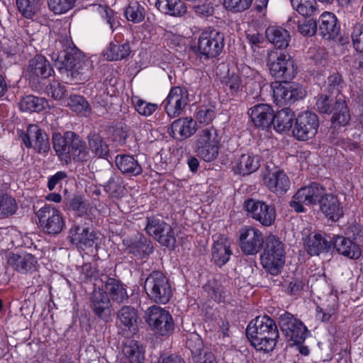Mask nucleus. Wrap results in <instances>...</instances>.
I'll list each match as a JSON object with an SVG mask.
<instances>
[{
	"label": "nucleus",
	"instance_id": "nucleus-1",
	"mask_svg": "<svg viewBox=\"0 0 363 363\" xmlns=\"http://www.w3.org/2000/svg\"><path fill=\"white\" fill-rule=\"evenodd\" d=\"M316 204L319 205V209L325 216L333 221H337L343 216V208L337 196L328 193L317 183L299 189L290 201V206L297 213L304 212V206Z\"/></svg>",
	"mask_w": 363,
	"mask_h": 363
},
{
	"label": "nucleus",
	"instance_id": "nucleus-2",
	"mask_svg": "<svg viewBox=\"0 0 363 363\" xmlns=\"http://www.w3.org/2000/svg\"><path fill=\"white\" fill-rule=\"evenodd\" d=\"M246 334L255 349L264 353L273 351L279 337L274 320L268 315L257 316L250 322Z\"/></svg>",
	"mask_w": 363,
	"mask_h": 363
},
{
	"label": "nucleus",
	"instance_id": "nucleus-3",
	"mask_svg": "<svg viewBox=\"0 0 363 363\" xmlns=\"http://www.w3.org/2000/svg\"><path fill=\"white\" fill-rule=\"evenodd\" d=\"M53 147L62 162L68 164L72 158L75 162H85L89 157V149L78 135L67 131L64 136L55 133L52 136Z\"/></svg>",
	"mask_w": 363,
	"mask_h": 363
},
{
	"label": "nucleus",
	"instance_id": "nucleus-4",
	"mask_svg": "<svg viewBox=\"0 0 363 363\" xmlns=\"http://www.w3.org/2000/svg\"><path fill=\"white\" fill-rule=\"evenodd\" d=\"M220 138L213 125L199 128L193 139V148L197 155L206 162H211L218 155Z\"/></svg>",
	"mask_w": 363,
	"mask_h": 363
},
{
	"label": "nucleus",
	"instance_id": "nucleus-5",
	"mask_svg": "<svg viewBox=\"0 0 363 363\" xmlns=\"http://www.w3.org/2000/svg\"><path fill=\"white\" fill-rule=\"evenodd\" d=\"M261 75L250 67L244 69L242 74L230 72L228 69L226 76L221 79L226 94L231 98L240 96L245 91L248 84H251L254 89L260 88Z\"/></svg>",
	"mask_w": 363,
	"mask_h": 363
},
{
	"label": "nucleus",
	"instance_id": "nucleus-6",
	"mask_svg": "<svg viewBox=\"0 0 363 363\" xmlns=\"http://www.w3.org/2000/svg\"><path fill=\"white\" fill-rule=\"evenodd\" d=\"M284 244L275 235L267 236L261 255L262 264L272 275L278 274L284 264Z\"/></svg>",
	"mask_w": 363,
	"mask_h": 363
},
{
	"label": "nucleus",
	"instance_id": "nucleus-7",
	"mask_svg": "<svg viewBox=\"0 0 363 363\" xmlns=\"http://www.w3.org/2000/svg\"><path fill=\"white\" fill-rule=\"evenodd\" d=\"M144 287L150 299L157 303L165 304L172 296L169 280L159 271H155L148 275Z\"/></svg>",
	"mask_w": 363,
	"mask_h": 363
},
{
	"label": "nucleus",
	"instance_id": "nucleus-8",
	"mask_svg": "<svg viewBox=\"0 0 363 363\" xmlns=\"http://www.w3.org/2000/svg\"><path fill=\"white\" fill-rule=\"evenodd\" d=\"M270 73L277 79H291L294 75V62L289 54L273 50L267 55Z\"/></svg>",
	"mask_w": 363,
	"mask_h": 363
},
{
	"label": "nucleus",
	"instance_id": "nucleus-9",
	"mask_svg": "<svg viewBox=\"0 0 363 363\" xmlns=\"http://www.w3.org/2000/svg\"><path fill=\"white\" fill-rule=\"evenodd\" d=\"M224 35L218 30L208 28L201 32L198 40V51L206 58L216 57L224 48Z\"/></svg>",
	"mask_w": 363,
	"mask_h": 363
},
{
	"label": "nucleus",
	"instance_id": "nucleus-10",
	"mask_svg": "<svg viewBox=\"0 0 363 363\" xmlns=\"http://www.w3.org/2000/svg\"><path fill=\"white\" fill-rule=\"evenodd\" d=\"M39 224L44 232L58 234L65 227V221L60 211L50 205H45L36 213Z\"/></svg>",
	"mask_w": 363,
	"mask_h": 363
},
{
	"label": "nucleus",
	"instance_id": "nucleus-11",
	"mask_svg": "<svg viewBox=\"0 0 363 363\" xmlns=\"http://www.w3.org/2000/svg\"><path fill=\"white\" fill-rule=\"evenodd\" d=\"M284 81L282 83L275 82L272 85L274 101L278 106L294 103L305 96V91L301 86Z\"/></svg>",
	"mask_w": 363,
	"mask_h": 363
},
{
	"label": "nucleus",
	"instance_id": "nucleus-12",
	"mask_svg": "<svg viewBox=\"0 0 363 363\" xmlns=\"http://www.w3.org/2000/svg\"><path fill=\"white\" fill-rule=\"evenodd\" d=\"M279 324L286 338L296 345L301 344L307 337V328L290 313L282 314L279 318Z\"/></svg>",
	"mask_w": 363,
	"mask_h": 363
},
{
	"label": "nucleus",
	"instance_id": "nucleus-13",
	"mask_svg": "<svg viewBox=\"0 0 363 363\" xmlns=\"http://www.w3.org/2000/svg\"><path fill=\"white\" fill-rule=\"evenodd\" d=\"M318 125L319 121L315 113L303 111L296 118L293 134L299 140H306L316 134Z\"/></svg>",
	"mask_w": 363,
	"mask_h": 363
},
{
	"label": "nucleus",
	"instance_id": "nucleus-14",
	"mask_svg": "<svg viewBox=\"0 0 363 363\" xmlns=\"http://www.w3.org/2000/svg\"><path fill=\"white\" fill-rule=\"evenodd\" d=\"M146 322L159 334L164 335L174 328L169 313L157 306L149 307L145 311Z\"/></svg>",
	"mask_w": 363,
	"mask_h": 363
},
{
	"label": "nucleus",
	"instance_id": "nucleus-15",
	"mask_svg": "<svg viewBox=\"0 0 363 363\" xmlns=\"http://www.w3.org/2000/svg\"><path fill=\"white\" fill-rule=\"evenodd\" d=\"M189 101L188 91L185 88L174 86L170 89L163 105L168 116L176 118L182 114Z\"/></svg>",
	"mask_w": 363,
	"mask_h": 363
},
{
	"label": "nucleus",
	"instance_id": "nucleus-16",
	"mask_svg": "<svg viewBox=\"0 0 363 363\" xmlns=\"http://www.w3.org/2000/svg\"><path fill=\"white\" fill-rule=\"evenodd\" d=\"M245 208L252 218L264 226H270L275 220L274 208L263 201L249 199L245 201Z\"/></svg>",
	"mask_w": 363,
	"mask_h": 363
},
{
	"label": "nucleus",
	"instance_id": "nucleus-17",
	"mask_svg": "<svg viewBox=\"0 0 363 363\" xmlns=\"http://www.w3.org/2000/svg\"><path fill=\"white\" fill-rule=\"evenodd\" d=\"M240 247L247 255L257 253L264 243L262 233L252 226H246L240 230Z\"/></svg>",
	"mask_w": 363,
	"mask_h": 363
},
{
	"label": "nucleus",
	"instance_id": "nucleus-18",
	"mask_svg": "<svg viewBox=\"0 0 363 363\" xmlns=\"http://www.w3.org/2000/svg\"><path fill=\"white\" fill-rule=\"evenodd\" d=\"M21 138L26 147H33L38 153H45L50 150L47 134L36 125H30L26 133L23 134Z\"/></svg>",
	"mask_w": 363,
	"mask_h": 363
},
{
	"label": "nucleus",
	"instance_id": "nucleus-19",
	"mask_svg": "<svg viewBox=\"0 0 363 363\" xmlns=\"http://www.w3.org/2000/svg\"><path fill=\"white\" fill-rule=\"evenodd\" d=\"M91 308L96 315L107 321L111 315V300L102 289H95L91 296Z\"/></svg>",
	"mask_w": 363,
	"mask_h": 363
},
{
	"label": "nucleus",
	"instance_id": "nucleus-20",
	"mask_svg": "<svg viewBox=\"0 0 363 363\" xmlns=\"http://www.w3.org/2000/svg\"><path fill=\"white\" fill-rule=\"evenodd\" d=\"M8 264L21 274H31L37 270V259L30 253H12L8 259Z\"/></svg>",
	"mask_w": 363,
	"mask_h": 363
},
{
	"label": "nucleus",
	"instance_id": "nucleus-21",
	"mask_svg": "<svg viewBox=\"0 0 363 363\" xmlns=\"http://www.w3.org/2000/svg\"><path fill=\"white\" fill-rule=\"evenodd\" d=\"M137 320V311L131 306H123L117 313L116 325L124 336H129L135 330Z\"/></svg>",
	"mask_w": 363,
	"mask_h": 363
},
{
	"label": "nucleus",
	"instance_id": "nucleus-22",
	"mask_svg": "<svg viewBox=\"0 0 363 363\" xmlns=\"http://www.w3.org/2000/svg\"><path fill=\"white\" fill-rule=\"evenodd\" d=\"M53 69L49 61L42 55H36L28 63L26 75L31 79H46L52 75Z\"/></svg>",
	"mask_w": 363,
	"mask_h": 363
},
{
	"label": "nucleus",
	"instance_id": "nucleus-23",
	"mask_svg": "<svg viewBox=\"0 0 363 363\" xmlns=\"http://www.w3.org/2000/svg\"><path fill=\"white\" fill-rule=\"evenodd\" d=\"M264 183L268 189L276 194H282L290 187V180L284 171L275 169L269 171L263 177Z\"/></svg>",
	"mask_w": 363,
	"mask_h": 363
},
{
	"label": "nucleus",
	"instance_id": "nucleus-24",
	"mask_svg": "<svg viewBox=\"0 0 363 363\" xmlns=\"http://www.w3.org/2000/svg\"><path fill=\"white\" fill-rule=\"evenodd\" d=\"M231 255L229 240L225 235H218L212 247V259L214 262L221 267L229 261Z\"/></svg>",
	"mask_w": 363,
	"mask_h": 363
},
{
	"label": "nucleus",
	"instance_id": "nucleus-25",
	"mask_svg": "<svg viewBox=\"0 0 363 363\" xmlns=\"http://www.w3.org/2000/svg\"><path fill=\"white\" fill-rule=\"evenodd\" d=\"M68 63L66 69L72 78L78 80H84L89 77L93 68L92 62L85 57H74Z\"/></svg>",
	"mask_w": 363,
	"mask_h": 363
},
{
	"label": "nucleus",
	"instance_id": "nucleus-26",
	"mask_svg": "<svg viewBox=\"0 0 363 363\" xmlns=\"http://www.w3.org/2000/svg\"><path fill=\"white\" fill-rule=\"evenodd\" d=\"M274 111L267 104H258L250 108V117L257 127L268 128L272 123Z\"/></svg>",
	"mask_w": 363,
	"mask_h": 363
},
{
	"label": "nucleus",
	"instance_id": "nucleus-27",
	"mask_svg": "<svg viewBox=\"0 0 363 363\" xmlns=\"http://www.w3.org/2000/svg\"><path fill=\"white\" fill-rule=\"evenodd\" d=\"M319 31L325 39H334L340 32L336 16L330 12H324L319 18Z\"/></svg>",
	"mask_w": 363,
	"mask_h": 363
},
{
	"label": "nucleus",
	"instance_id": "nucleus-28",
	"mask_svg": "<svg viewBox=\"0 0 363 363\" xmlns=\"http://www.w3.org/2000/svg\"><path fill=\"white\" fill-rule=\"evenodd\" d=\"M259 167V160L257 156L243 154L235 161L233 169L235 174L245 176L255 172Z\"/></svg>",
	"mask_w": 363,
	"mask_h": 363
},
{
	"label": "nucleus",
	"instance_id": "nucleus-29",
	"mask_svg": "<svg viewBox=\"0 0 363 363\" xmlns=\"http://www.w3.org/2000/svg\"><path fill=\"white\" fill-rule=\"evenodd\" d=\"M304 245L310 255H318L328 252L330 248V242L327 240L323 235L314 233L308 236L304 241Z\"/></svg>",
	"mask_w": 363,
	"mask_h": 363
},
{
	"label": "nucleus",
	"instance_id": "nucleus-30",
	"mask_svg": "<svg viewBox=\"0 0 363 363\" xmlns=\"http://www.w3.org/2000/svg\"><path fill=\"white\" fill-rule=\"evenodd\" d=\"M172 132L174 137L186 139L196 133V122L191 118H180L172 124Z\"/></svg>",
	"mask_w": 363,
	"mask_h": 363
},
{
	"label": "nucleus",
	"instance_id": "nucleus-31",
	"mask_svg": "<svg viewBox=\"0 0 363 363\" xmlns=\"http://www.w3.org/2000/svg\"><path fill=\"white\" fill-rule=\"evenodd\" d=\"M333 245L337 251L351 259H358L361 256L359 247L349 238L342 236L333 238Z\"/></svg>",
	"mask_w": 363,
	"mask_h": 363
},
{
	"label": "nucleus",
	"instance_id": "nucleus-32",
	"mask_svg": "<svg viewBox=\"0 0 363 363\" xmlns=\"http://www.w3.org/2000/svg\"><path fill=\"white\" fill-rule=\"evenodd\" d=\"M70 233L72 242L82 249L92 247L96 239L95 235L90 232L88 228H82L79 225L73 227L70 230Z\"/></svg>",
	"mask_w": 363,
	"mask_h": 363
},
{
	"label": "nucleus",
	"instance_id": "nucleus-33",
	"mask_svg": "<svg viewBox=\"0 0 363 363\" xmlns=\"http://www.w3.org/2000/svg\"><path fill=\"white\" fill-rule=\"evenodd\" d=\"M155 5L161 12L172 16H182L186 13V6L181 0H156Z\"/></svg>",
	"mask_w": 363,
	"mask_h": 363
},
{
	"label": "nucleus",
	"instance_id": "nucleus-34",
	"mask_svg": "<svg viewBox=\"0 0 363 363\" xmlns=\"http://www.w3.org/2000/svg\"><path fill=\"white\" fill-rule=\"evenodd\" d=\"M104 291L109 296L110 300L117 303H121L128 298L124 286L113 278H108L106 280Z\"/></svg>",
	"mask_w": 363,
	"mask_h": 363
},
{
	"label": "nucleus",
	"instance_id": "nucleus-35",
	"mask_svg": "<svg viewBox=\"0 0 363 363\" xmlns=\"http://www.w3.org/2000/svg\"><path fill=\"white\" fill-rule=\"evenodd\" d=\"M116 164L123 174L137 176L142 173V167L131 155H121L116 157Z\"/></svg>",
	"mask_w": 363,
	"mask_h": 363
},
{
	"label": "nucleus",
	"instance_id": "nucleus-36",
	"mask_svg": "<svg viewBox=\"0 0 363 363\" xmlns=\"http://www.w3.org/2000/svg\"><path fill=\"white\" fill-rule=\"evenodd\" d=\"M269 41L278 48H286L289 45L290 35L288 30L279 26H269L266 30Z\"/></svg>",
	"mask_w": 363,
	"mask_h": 363
},
{
	"label": "nucleus",
	"instance_id": "nucleus-37",
	"mask_svg": "<svg viewBox=\"0 0 363 363\" xmlns=\"http://www.w3.org/2000/svg\"><path fill=\"white\" fill-rule=\"evenodd\" d=\"M287 26L291 30H295L297 28L300 33L305 36H312L317 30V24L315 20L304 19L301 22L297 15L289 18Z\"/></svg>",
	"mask_w": 363,
	"mask_h": 363
},
{
	"label": "nucleus",
	"instance_id": "nucleus-38",
	"mask_svg": "<svg viewBox=\"0 0 363 363\" xmlns=\"http://www.w3.org/2000/svg\"><path fill=\"white\" fill-rule=\"evenodd\" d=\"M294 113L289 108H284L273 116L272 123L277 132L283 133L289 131L294 123Z\"/></svg>",
	"mask_w": 363,
	"mask_h": 363
},
{
	"label": "nucleus",
	"instance_id": "nucleus-39",
	"mask_svg": "<svg viewBox=\"0 0 363 363\" xmlns=\"http://www.w3.org/2000/svg\"><path fill=\"white\" fill-rule=\"evenodd\" d=\"M331 118V122L335 128L347 125L350 119L347 106L341 96L335 100V108Z\"/></svg>",
	"mask_w": 363,
	"mask_h": 363
},
{
	"label": "nucleus",
	"instance_id": "nucleus-40",
	"mask_svg": "<svg viewBox=\"0 0 363 363\" xmlns=\"http://www.w3.org/2000/svg\"><path fill=\"white\" fill-rule=\"evenodd\" d=\"M122 352L131 363H143L145 359V350L135 340H127L123 344Z\"/></svg>",
	"mask_w": 363,
	"mask_h": 363
},
{
	"label": "nucleus",
	"instance_id": "nucleus-41",
	"mask_svg": "<svg viewBox=\"0 0 363 363\" xmlns=\"http://www.w3.org/2000/svg\"><path fill=\"white\" fill-rule=\"evenodd\" d=\"M130 48L128 43L120 44L118 42H111L104 50V57L110 61H117L125 59L130 54Z\"/></svg>",
	"mask_w": 363,
	"mask_h": 363
},
{
	"label": "nucleus",
	"instance_id": "nucleus-42",
	"mask_svg": "<svg viewBox=\"0 0 363 363\" xmlns=\"http://www.w3.org/2000/svg\"><path fill=\"white\" fill-rule=\"evenodd\" d=\"M48 106V101L44 98H38L32 95L23 98L19 106L23 111L39 112Z\"/></svg>",
	"mask_w": 363,
	"mask_h": 363
},
{
	"label": "nucleus",
	"instance_id": "nucleus-43",
	"mask_svg": "<svg viewBox=\"0 0 363 363\" xmlns=\"http://www.w3.org/2000/svg\"><path fill=\"white\" fill-rule=\"evenodd\" d=\"M162 230L168 233L170 230V225L164 220L155 217L147 218L145 231L149 235L155 239Z\"/></svg>",
	"mask_w": 363,
	"mask_h": 363
},
{
	"label": "nucleus",
	"instance_id": "nucleus-44",
	"mask_svg": "<svg viewBox=\"0 0 363 363\" xmlns=\"http://www.w3.org/2000/svg\"><path fill=\"white\" fill-rule=\"evenodd\" d=\"M125 15L129 21L138 23L144 21L145 17V9L137 1L130 2L127 7Z\"/></svg>",
	"mask_w": 363,
	"mask_h": 363
},
{
	"label": "nucleus",
	"instance_id": "nucleus-45",
	"mask_svg": "<svg viewBox=\"0 0 363 363\" xmlns=\"http://www.w3.org/2000/svg\"><path fill=\"white\" fill-rule=\"evenodd\" d=\"M88 140L89 149L96 156L104 157L108 155V147L99 135H91L89 136Z\"/></svg>",
	"mask_w": 363,
	"mask_h": 363
},
{
	"label": "nucleus",
	"instance_id": "nucleus-46",
	"mask_svg": "<svg viewBox=\"0 0 363 363\" xmlns=\"http://www.w3.org/2000/svg\"><path fill=\"white\" fill-rule=\"evenodd\" d=\"M68 106L73 111L84 116H87L91 113L89 103L81 96H71L69 99Z\"/></svg>",
	"mask_w": 363,
	"mask_h": 363
},
{
	"label": "nucleus",
	"instance_id": "nucleus-47",
	"mask_svg": "<svg viewBox=\"0 0 363 363\" xmlns=\"http://www.w3.org/2000/svg\"><path fill=\"white\" fill-rule=\"evenodd\" d=\"M337 308V299L332 297L323 307H316V318L322 322L328 321L335 313Z\"/></svg>",
	"mask_w": 363,
	"mask_h": 363
},
{
	"label": "nucleus",
	"instance_id": "nucleus-48",
	"mask_svg": "<svg viewBox=\"0 0 363 363\" xmlns=\"http://www.w3.org/2000/svg\"><path fill=\"white\" fill-rule=\"evenodd\" d=\"M18 208L16 200L8 194H0V218L14 214Z\"/></svg>",
	"mask_w": 363,
	"mask_h": 363
},
{
	"label": "nucleus",
	"instance_id": "nucleus-49",
	"mask_svg": "<svg viewBox=\"0 0 363 363\" xmlns=\"http://www.w3.org/2000/svg\"><path fill=\"white\" fill-rule=\"evenodd\" d=\"M131 101L135 109L141 116H151L158 108L157 104L147 102L138 96H133Z\"/></svg>",
	"mask_w": 363,
	"mask_h": 363
},
{
	"label": "nucleus",
	"instance_id": "nucleus-50",
	"mask_svg": "<svg viewBox=\"0 0 363 363\" xmlns=\"http://www.w3.org/2000/svg\"><path fill=\"white\" fill-rule=\"evenodd\" d=\"M293 8L303 16H311L316 9L315 0H291Z\"/></svg>",
	"mask_w": 363,
	"mask_h": 363
},
{
	"label": "nucleus",
	"instance_id": "nucleus-51",
	"mask_svg": "<svg viewBox=\"0 0 363 363\" xmlns=\"http://www.w3.org/2000/svg\"><path fill=\"white\" fill-rule=\"evenodd\" d=\"M76 0H48L49 9L55 14H62L71 10Z\"/></svg>",
	"mask_w": 363,
	"mask_h": 363
},
{
	"label": "nucleus",
	"instance_id": "nucleus-52",
	"mask_svg": "<svg viewBox=\"0 0 363 363\" xmlns=\"http://www.w3.org/2000/svg\"><path fill=\"white\" fill-rule=\"evenodd\" d=\"M18 9L21 14L27 18H33L38 11L35 0H16Z\"/></svg>",
	"mask_w": 363,
	"mask_h": 363
},
{
	"label": "nucleus",
	"instance_id": "nucleus-53",
	"mask_svg": "<svg viewBox=\"0 0 363 363\" xmlns=\"http://www.w3.org/2000/svg\"><path fill=\"white\" fill-rule=\"evenodd\" d=\"M104 189L111 196L119 197L122 196L124 192L122 179L117 176L111 177L105 185Z\"/></svg>",
	"mask_w": 363,
	"mask_h": 363
},
{
	"label": "nucleus",
	"instance_id": "nucleus-54",
	"mask_svg": "<svg viewBox=\"0 0 363 363\" xmlns=\"http://www.w3.org/2000/svg\"><path fill=\"white\" fill-rule=\"evenodd\" d=\"M316 108L318 111L323 113H330L335 108V101L333 99L327 95H319L316 100Z\"/></svg>",
	"mask_w": 363,
	"mask_h": 363
},
{
	"label": "nucleus",
	"instance_id": "nucleus-55",
	"mask_svg": "<svg viewBox=\"0 0 363 363\" xmlns=\"http://www.w3.org/2000/svg\"><path fill=\"white\" fill-rule=\"evenodd\" d=\"M327 86L328 90L330 92L339 94L345 86V84L341 74L337 72H335L328 77Z\"/></svg>",
	"mask_w": 363,
	"mask_h": 363
},
{
	"label": "nucleus",
	"instance_id": "nucleus-56",
	"mask_svg": "<svg viewBox=\"0 0 363 363\" xmlns=\"http://www.w3.org/2000/svg\"><path fill=\"white\" fill-rule=\"evenodd\" d=\"M252 0H223L224 7L233 12H242L250 8Z\"/></svg>",
	"mask_w": 363,
	"mask_h": 363
},
{
	"label": "nucleus",
	"instance_id": "nucleus-57",
	"mask_svg": "<svg viewBox=\"0 0 363 363\" xmlns=\"http://www.w3.org/2000/svg\"><path fill=\"white\" fill-rule=\"evenodd\" d=\"M205 288L211 297L216 302L220 303L224 301L226 292L224 291L223 287L216 281H213L209 282V284L206 286Z\"/></svg>",
	"mask_w": 363,
	"mask_h": 363
},
{
	"label": "nucleus",
	"instance_id": "nucleus-58",
	"mask_svg": "<svg viewBox=\"0 0 363 363\" xmlns=\"http://www.w3.org/2000/svg\"><path fill=\"white\" fill-rule=\"evenodd\" d=\"M216 116L215 110L213 107L201 106L196 113V120L199 123H205L208 125Z\"/></svg>",
	"mask_w": 363,
	"mask_h": 363
},
{
	"label": "nucleus",
	"instance_id": "nucleus-59",
	"mask_svg": "<svg viewBox=\"0 0 363 363\" xmlns=\"http://www.w3.org/2000/svg\"><path fill=\"white\" fill-rule=\"evenodd\" d=\"M49 96L55 100H61L65 96L67 90L65 86L57 81H53L46 88Z\"/></svg>",
	"mask_w": 363,
	"mask_h": 363
},
{
	"label": "nucleus",
	"instance_id": "nucleus-60",
	"mask_svg": "<svg viewBox=\"0 0 363 363\" xmlns=\"http://www.w3.org/2000/svg\"><path fill=\"white\" fill-rule=\"evenodd\" d=\"M246 38L254 52L261 48L264 42L263 36L256 30H248L246 33Z\"/></svg>",
	"mask_w": 363,
	"mask_h": 363
},
{
	"label": "nucleus",
	"instance_id": "nucleus-61",
	"mask_svg": "<svg viewBox=\"0 0 363 363\" xmlns=\"http://www.w3.org/2000/svg\"><path fill=\"white\" fill-rule=\"evenodd\" d=\"M352 39L356 50L363 52V26L356 24L352 33Z\"/></svg>",
	"mask_w": 363,
	"mask_h": 363
},
{
	"label": "nucleus",
	"instance_id": "nucleus-62",
	"mask_svg": "<svg viewBox=\"0 0 363 363\" xmlns=\"http://www.w3.org/2000/svg\"><path fill=\"white\" fill-rule=\"evenodd\" d=\"M129 250L135 255H140L142 254H149L152 251V247L145 239H140L131 243L129 246Z\"/></svg>",
	"mask_w": 363,
	"mask_h": 363
},
{
	"label": "nucleus",
	"instance_id": "nucleus-63",
	"mask_svg": "<svg viewBox=\"0 0 363 363\" xmlns=\"http://www.w3.org/2000/svg\"><path fill=\"white\" fill-rule=\"evenodd\" d=\"M161 245L167 247H174L176 243V238L172 228L170 226L169 232L165 233L163 230L155 238Z\"/></svg>",
	"mask_w": 363,
	"mask_h": 363
},
{
	"label": "nucleus",
	"instance_id": "nucleus-64",
	"mask_svg": "<svg viewBox=\"0 0 363 363\" xmlns=\"http://www.w3.org/2000/svg\"><path fill=\"white\" fill-rule=\"evenodd\" d=\"M67 207L79 214H83L86 211V205L79 196H74L70 199L67 203Z\"/></svg>",
	"mask_w": 363,
	"mask_h": 363
}]
</instances>
